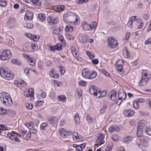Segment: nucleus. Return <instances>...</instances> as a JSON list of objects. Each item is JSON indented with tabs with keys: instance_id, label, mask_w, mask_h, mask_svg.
I'll return each mask as SVG.
<instances>
[{
	"instance_id": "nucleus-44",
	"label": "nucleus",
	"mask_w": 151,
	"mask_h": 151,
	"mask_svg": "<svg viewBox=\"0 0 151 151\" xmlns=\"http://www.w3.org/2000/svg\"><path fill=\"white\" fill-rule=\"evenodd\" d=\"M40 36L38 35H33L32 40L35 42H37L39 40Z\"/></svg>"
},
{
	"instance_id": "nucleus-8",
	"label": "nucleus",
	"mask_w": 151,
	"mask_h": 151,
	"mask_svg": "<svg viewBox=\"0 0 151 151\" xmlns=\"http://www.w3.org/2000/svg\"><path fill=\"white\" fill-rule=\"evenodd\" d=\"M60 135L61 138L66 139L68 135H70L72 134L71 132H66L65 129L61 128L60 129Z\"/></svg>"
},
{
	"instance_id": "nucleus-7",
	"label": "nucleus",
	"mask_w": 151,
	"mask_h": 151,
	"mask_svg": "<svg viewBox=\"0 0 151 151\" xmlns=\"http://www.w3.org/2000/svg\"><path fill=\"white\" fill-rule=\"evenodd\" d=\"M11 54V51L9 50H4L0 56V60H5L8 59L9 57Z\"/></svg>"
},
{
	"instance_id": "nucleus-3",
	"label": "nucleus",
	"mask_w": 151,
	"mask_h": 151,
	"mask_svg": "<svg viewBox=\"0 0 151 151\" xmlns=\"http://www.w3.org/2000/svg\"><path fill=\"white\" fill-rule=\"evenodd\" d=\"M142 78L140 82L139 83V85L140 86H144L147 84V82L151 78V74L148 70H143L142 73Z\"/></svg>"
},
{
	"instance_id": "nucleus-6",
	"label": "nucleus",
	"mask_w": 151,
	"mask_h": 151,
	"mask_svg": "<svg viewBox=\"0 0 151 151\" xmlns=\"http://www.w3.org/2000/svg\"><path fill=\"white\" fill-rule=\"evenodd\" d=\"M107 42L108 44V46L112 48L116 47L118 45L117 41L112 37L108 38Z\"/></svg>"
},
{
	"instance_id": "nucleus-34",
	"label": "nucleus",
	"mask_w": 151,
	"mask_h": 151,
	"mask_svg": "<svg viewBox=\"0 0 151 151\" xmlns=\"http://www.w3.org/2000/svg\"><path fill=\"white\" fill-rule=\"evenodd\" d=\"M38 17L41 22H43L45 19V14H40L38 15Z\"/></svg>"
},
{
	"instance_id": "nucleus-1",
	"label": "nucleus",
	"mask_w": 151,
	"mask_h": 151,
	"mask_svg": "<svg viewBox=\"0 0 151 151\" xmlns=\"http://www.w3.org/2000/svg\"><path fill=\"white\" fill-rule=\"evenodd\" d=\"M64 19L66 22L70 23L73 22L76 25L78 24V22L76 15L71 12H68L64 14Z\"/></svg>"
},
{
	"instance_id": "nucleus-14",
	"label": "nucleus",
	"mask_w": 151,
	"mask_h": 151,
	"mask_svg": "<svg viewBox=\"0 0 151 151\" xmlns=\"http://www.w3.org/2000/svg\"><path fill=\"white\" fill-rule=\"evenodd\" d=\"M47 21L50 25L56 24L58 22V19L57 18H55L49 17H48Z\"/></svg>"
},
{
	"instance_id": "nucleus-57",
	"label": "nucleus",
	"mask_w": 151,
	"mask_h": 151,
	"mask_svg": "<svg viewBox=\"0 0 151 151\" xmlns=\"http://www.w3.org/2000/svg\"><path fill=\"white\" fill-rule=\"evenodd\" d=\"M26 36L28 37L29 39L32 40V37H33V35L31 33H27L25 34Z\"/></svg>"
},
{
	"instance_id": "nucleus-2",
	"label": "nucleus",
	"mask_w": 151,
	"mask_h": 151,
	"mask_svg": "<svg viewBox=\"0 0 151 151\" xmlns=\"http://www.w3.org/2000/svg\"><path fill=\"white\" fill-rule=\"evenodd\" d=\"M1 102L4 105L8 106L12 104V101L9 94L5 92H2L0 95Z\"/></svg>"
},
{
	"instance_id": "nucleus-61",
	"label": "nucleus",
	"mask_w": 151,
	"mask_h": 151,
	"mask_svg": "<svg viewBox=\"0 0 151 151\" xmlns=\"http://www.w3.org/2000/svg\"><path fill=\"white\" fill-rule=\"evenodd\" d=\"M43 101H37L36 103V106H39L43 104Z\"/></svg>"
},
{
	"instance_id": "nucleus-23",
	"label": "nucleus",
	"mask_w": 151,
	"mask_h": 151,
	"mask_svg": "<svg viewBox=\"0 0 151 151\" xmlns=\"http://www.w3.org/2000/svg\"><path fill=\"white\" fill-rule=\"evenodd\" d=\"M146 122L144 121H141L139 122L138 125V128L143 129L145 128L146 126Z\"/></svg>"
},
{
	"instance_id": "nucleus-38",
	"label": "nucleus",
	"mask_w": 151,
	"mask_h": 151,
	"mask_svg": "<svg viewBox=\"0 0 151 151\" xmlns=\"http://www.w3.org/2000/svg\"><path fill=\"white\" fill-rule=\"evenodd\" d=\"M23 26L24 27L29 29H32L33 27V24L31 23H25L24 24Z\"/></svg>"
},
{
	"instance_id": "nucleus-17",
	"label": "nucleus",
	"mask_w": 151,
	"mask_h": 151,
	"mask_svg": "<svg viewBox=\"0 0 151 151\" xmlns=\"http://www.w3.org/2000/svg\"><path fill=\"white\" fill-rule=\"evenodd\" d=\"M33 13L30 12H28L26 13L24 17V19L25 20H32L33 18Z\"/></svg>"
},
{
	"instance_id": "nucleus-55",
	"label": "nucleus",
	"mask_w": 151,
	"mask_h": 151,
	"mask_svg": "<svg viewBox=\"0 0 151 151\" xmlns=\"http://www.w3.org/2000/svg\"><path fill=\"white\" fill-rule=\"evenodd\" d=\"M6 4V1H5L0 0V5L4 7Z\"/></svg>"
},
{
	"instance_id": "nucleus-43",
	"label": "nucleus",
	"mask_w": 151,
	"mask_h": 151,
	"mask_svg": "<svg viewBox=\"0 0 151 151\" xmlns=\"http://www.w3.org/2000/svg\"><path fill=\"white\" fill-rule=\"evenodd\" d=\"M26 83L23 80H20L19 81V86L22 87H24L26 86Z\"/></svg>"
},
{
	"instance_id": "nucleus-4",
	"label": "nucleus",
	"mask_w": 151,
	"mask_h": 151,
	"mask_svg": "<svg viewBox=\"0 0 151 151\" xmlns=\"http://www.w3.org/2000/svg\"><path fill=\"white\" fill-rule=\"evenodd\" d=\"M9 69L6 67H3L0 69V73L1 76L6 80H9L12 79L14 76L9 73Z\"/></svg>"
},
{
	"instance_id": "nucleus-51",
	"label": "nucleus",
	"mask_w": 151,
	"mask_h": 151,
	"mask_svg": "<svg viewBox=\"0 0 151 151\" xmlns=\"http://www.w3.org/2000/svg\"><path fill=\"white\" fill-rule=\"evenodd\" d=\"M59 69H60V73L62 75L64 74L65 72V70L64 68L62 66H60L59 67Z\"/></svg>"
},
{
	"instance_id": "nucleus-11",
	"label": "nucleus",
	"mask_w": 151,
	"mask_h": 151,
	"mask_svg": "<svg viewBox=\"0 0 151 151\" xmlns=\"http://www.w3.org/2000/svg\"><path fill=\"white\" fill-rule=\"evenodd\" d=\"M124 114L126 117H129L133 116L135 112L132 110H124L123 112Z\"/></svg>"
},
{
	"instance_id": "nucleus-15",
	"label": "nucleus",
	"mask_w": 151,
	"mask_h": 151,
	"mask_svg": "<svg viewBox=\"0 0 151 151\" xmlns=\"http://www.w3.org/2000/svg\"><path fill=\"white\" fill-rule=\"evenodd\" d=\"M104 136L102 134H100L97 139V144L98 145H101L104 142Z\"/></svg>"
},
{
	"instance_id": "nucleus-18",
	"label": "nucleus",
	"mask_w": 151,
	"mask_h": 151,
	"mask_svg": "<svg viewBox=\"0 0 151 151\" xmlns=\"http://www.w3.org/2000/svg\"><path fill=\"white\" fill-rule=\"evenodd\" d=\"M71 52L73 55L74 56L75 58L77 59L78 60L77 55L78 54V51L75 47L73 46H72L71 47Z\"/></svg>"
},
{
	"instance_id": "nucleus-16",
	"label": "nucleus",
	"mask_w": 151,
	"mask_h": 151,
	"mask_svg": "<svg viewBox=\"0 0 151 151\" xmlns=\"http://www.w3.org/2000/svg\"><path fill=\"white\" fill-rule=\"evenodd\" d=\"M82 25V29L86 30H89L90 29L93 28L91 25L87 24L86 22H83Z\"/></svg>"
},
{
	"instance_id": "nucleus-29",
	"label": "nucleus",
	"mask_w": 151,
	"mask_h": 151,
	"mask_svg": "<svg viewBox=\"0 0 151 151\" xmlns=\"http://www.w3.org/2000/svg\"><path fill=\"white\" fill-rule=\"evenodd\" d=\"M132 139V137L129 136L125 138L123 140V142L124 143L127 144L129 143Z\"/></svg>"
},
{
	"instance_id": "nucleus-53",
	"label": "nucleus",
	"mask_w": 151,
	"mask_h": 151,
	"mask_svg": "<svg viewBox=\"0 0 151 151\" xmlns=\"http://www.w3.org/2000/svg\"><path fill=\"white\" fill-rule=\"evenodd\" d=\"M123 55L125 57L127 58H129L130 57L129 53L128 52L127 50H126L124 51Z\"/></svg>"
},
{
	"instance_id": "nucleus-28",
	"label": "nucleus",
	"mask_w": 151,
	"mask_h": 151,
	"mask_svg": "<svg viewBox=\"0 0 151 151\" xmlns=\"http://www.w3.org/2000/svg\"><path fill=\"white\" fill-rule=\"evenodd\" d=\"M65 30L66 32H71L73 31V29L72 26L69 25L65 27Z\"/></svg>"
},
{
	"instance_id": "nucleus-41",
	"label": "nucleus",
	"mask_w": 151,
	"mask_h": 151,
	"mask_svg": "<svg viewBox=\"0 0 151 151\" xmlns=\"http://www.w3.org/2000/svg\"><path fill=\"white\" fill-rule=\"evenodd\" d=\"M52 82L54 85H56L57 86L59 87L62 85L63 83L60 82H58L55 80H52Z\"/></svg>"
},
{
	"instance_id": "nucleus-42",
	"label": "nucleus",
	"mask_w": 151,
	"mask_h": 151,
	"mask_svg": "<svg viewBox=\"0 0 151 151\" xmlns=\"http://www.w3.org/2000/svg\"><path fill=\"white\" fill-rule=\"evenodd\" d=\"M142 129L138 128L137 133V137H140L142 136Z\"/></svg>"
},
{
	"instance_id": "nucleus-49",
	"label": "nucleus",
	"mask_w": 151,
	"mask_h": 151,
	"mask_svg": "<svg viewBox=\"0 0 151 151\" xmlns=\"http://www.w3.org/2000/svg\"><path fill=\"white\" fill-rule=\"evenodd\" d=\"M87 120L88 121V122L89 123H92L94 121L95 119H94L91 118L89 116H86Z\"/></svg>"
},
{
	"instance_id": "nucleus-30",
	"label": "nucleus",
	"mask_w": 151,
	"mask_h": 151,
	"mask_svg": "<svg viewBox=\"0 0 151 151\" xmlns=\"http://www.w3.org/2000/svg\"><path fill=\"white\" fill-rule=\"evenodd\" d=\"M50 76H51L54 78H57L59 77V76L58 74H54V69H52L50 71Z\"/></svg>"
},
{
	"instance_id": "nucleus-10",
	"label": "nucleus",
	"mask_w": 151,
	"mask_h": 151,
	"mask_svg": "<svg viewBox=\"0 0 151 151\" xmlns=\"http://www.w3.org/2000/svg\"><path fill=\"white\" fill-rule=\"evenodd\" d=\"M34 94V91L33 88H30L26 89L24 93V95L27 97H32Z\"/></svg>"
},
{
	"instance_id": "nucleus-45",
	"label": "nucleus",
	"mask_w": 151,
	"mask_h": 151,
	"mask_svg": "<svg viewBox=\"0 0 151 151\" xmlns=\"http://www.w3.org/2000/svg\"><path fill=\"white\" fill-rule=\"evenodd\" d=\"M74 121L76 123H78L80 122V119L79 117V115L78 114H75L74 116Z\"/></svg>"
},
{
	"instance_id": "nucleus-50",
	"label": "nucleus",
	"mask_w": 151,
	"mask_h": 151,
	"mask_svg": "<svg viewBox=\"0 0 151 151\" xmlns=\"http://www.w3.org/2000/svg\"><path fill=\"white\" fill-rule=\"evenodd\" d=\"M61 29L58 28L57 29H54L52 31V33L54 35H57L60 31Z\"/></svg>"
},
{
	"instance_id": "nucleus-64",
	"label": "nucleus",
	"mask_w": 151,
	"mask_h": 151,
	"mask_svg": "<svg viewBox=\"0 0 151 151\" xmlns=\"http://www.w3.org/2000/svg\"><path fill=\"white\" fill-rule=\"evenodd\" d=\"M133 23V22L131 20H129V22H128L127 24V26L130 27V28H132V24Z\"/></svg>"
},
{
	"instance_id": "nucleus-60",
	"label": "nucleus",
	"mask_w": 151,
	"mask_h": 151,
	"mask_svg": "<svg viewBox=\"0 0 151 151\" xmlns=\"http://www.w3.org/2000/svg\"><path fill=\"white\" fill-rule=\"evenodd\" d=\"M76 92L79 96H81L82 95V91L81 89L80 88L77 89Z\"/></svg>"
},
{
	"instance_id": "nucleus-25",
	"label": "nucleus",
	"mask_w": 151,
	"mask_h": 151,
	"mask_svg": "<svg viewBox=\"0 0 151 151\" xmlns=\"http://www.w3.org/2000/svg\"><path fill=\"white\" fill-rule=\"evenodd\" d=\"M97 75V73L95 71H92L91 72V74L90 75L88 79L91 80L95 78L96 77Z\"/></svg>"
},
{
	"instance_id": "nucleus-36",
	"label": "nucleus",
	"mask_w": 151,
	"mask_h": 151,
	"mask_svg": "<svg viewBox=\"0 0 151 151\" xmlns=\"http://www.w3.org/2000/svg\"><path fill=\"white\" fill-rule=\"evenodd\" d=\"M32 4L35 5L40 6L41 5L40 2L38 0H31Z\"/></svg>"
},
{
	"instance_id": "nucleus-27",
	"label": "nucleus",
	"mask_w": 151,
	"mask_h": 151,
	"mask_svg": "<svg viewBox=\"0 0 151 151\" xmlns=\"http://www.w3.org/2000/svg\"><path fill=\"white\" fill-rule=\"evenodd\" d=\"M7 110L4 108H0V115H4L8 114Z\"/></svg>"
},
{
	"instance_id": "nucleus-5",
	"label": "nucleus",
	"mask_w": 151,
	"mask_h": 151,
	"mask_svg": "<svg viewBox=\"0 0 151 151\" xmlns=\"http://www.w3.org/2000/svg\"><path fill=\"white\" fill-rule=\"evenodd\" d=\"M123 64V61L121 59L118 60L115 64L116 70L120 74H122L124 73L122 69Z\"/></svg>"
},
{
	"instance_id": "nucleus-31",
	"label": "nucleus",
	"mask_w": 151,
	"mask_h": 151,
	"mask_svg": "<svg viewBox=\"0 0 151 151\" xmlns=\"http://www.w3.org/2000/svg\"><path fill=\"white\" fill-rule=\"evenodd\" d=\"M7 135L8 137L12 140L14 139V138L17 137V134L14 133L9 132L8 134Z\"/></svg>"
},
{
	"instance_id": "nucleus-37",
	"label": "nucleus",
	"mask_w": 151,
	"mask_h": 151,
	"mask_svg": "<svg viewBox=\"0 0 151 151\" xmlns=\"http://www.w3.org/2000/svg\"><path fill=\"white\" fill-rule=\"evenodd\" d=\"M59 101H61L63 102H65L66 101V98L64 95H60L58 96Z\"/></svg>"
},
{
	"instance_id": "nucleus-48",
	"label": "nucleus",
	"mask_w": 151,
	"mask_h": 151,
	"mask_svg": "<svg viewBox=\"0 0 151 151\" xmlns=\"http://www.w3.org/2000/svg\"><path fill=\"white\" fill-rule=\"evenodd\" d=\"M48 124L47 122H45L42 123L40 126V129H44L47 126Z\"/></svg>"
},
{
	"instance_id": "nucleus-52",
	"label": "nucleus",
	"mask_w": 151,
	"mask_h": 151,
	"mask_svg": "<svg viewBox=\"0 0 151 151\" xmlns=\"http://www.w3.org/2000/svg\"><path fill=\"white\" fill-rule=\"evenodd\" d=\"M107 107L106 105H104L103 106L102 108L100 110V112L101 113V114H104L105 111L106 110L107 108Z\"/></svg>"
},
{
	"instance_id": "nucleus-13",
	"label": "nucleus",
	"mask_w": 151,
	"mask_h": 151,
	"mask_svg": "<svg viewBox=\"0 0 151 151\" xmlns=\"http://www.w3.org/2000/svg\"><path fill=\"white\" fill-rule=\"evenodd\" d=\"M89 92L91 95L97 96L98 93V90L96 89L95 86H91L89 89Z\"/></svg>"
},
{
	"instance_id": "nucleus-20",
	"label": "nucleus",
	"mask_w": 151,
	"mask_h": 151,
	"mask_svg": "<svg viewBox=\"0 0 151 151\" xmlns=\"http://www.w3.org/2000/svg\"><path fill=\"white\" fill-rule=\"evenodd\" d=\"M117 93L114 91H112L109 93V98L112 101H115L116 99Z\"/></svg>"
},
{
	"instance_id": "nucleus-21",
	"label": "nucleus",
	"mask_w": 151,
	"mask_h": 151,
	"mask_svg": "<svg viewBox=\"0 0 151 151\" xmlns=\"http://www.w3.org/2000/svg\"><path fill=\"white\" fill-rule=\"evenodd\" d=\"M120 129V128L119 126L116 125H113L109 127L108 130L109 132H112L114 131H119Z\"/></svg>"
},
{
	"instance_id": "nucleus-12",
	"label": "nucleus",
	"mask_w": 151,
	"mask_h": 151,
	"mask_svg": "<svg viewBox=\"0 0 151 151\" xmlns=\"http://www.w3.org/2000/svg\"><path fill=\"white\" fill-rule=\"evenodd\" d=\"M91 73V72L88 69L85 68L82 71V76L85 78H88Z\"/></svg>"
},
{
	"instance_id": "nucleus-56",
	"label": "nucleus",
	"mask_w": 151,
	"mask_h": 151,
	"mask_svg": "<svg viewBox=\"0 0 151 151\" xmlns=\"http://www.w3.org/2000/svg\"><path fill=\"white\" fill-rule=\"evenodd\" d=\"M143 18L145 20H147L149 18V16L147 14H144L143 15Z\"/></svg>"
},
{
	"instance_id": "nucleus-59",
	"label": "nucleus",
	"mask_w": 151,
	"mask_h": 151,
	"mask_svg": "<svg viewBox=\"0 0 151 151\" xmlns=\"http://www.w3.org/2000/svg\"><path fill=\"white\" fill-rule=\"evenodd\" d=\"M146 133L148 135L151 136V128H147L146 130Z\"/></svg>"
},
{
	"instance_id": "nucleus-32",
	"label": "nucleus",
	"mask_w": 151,
	"mask_h": 151,
	"mask_svg": "<svg viewBox=\"0 0 151 151\" xmlns=\"http://www.w3.org/2000/svg\"><path fill=\"white\" fill-rule=\"evenodd\" d=\"M28 63L30 65L33 66L35 64V61L32 57H31L30 59L28 60Z\"/></svg>"
},
{
	"instance_id": "nucleus-35",
	"label": "nucleus",
	"mask_w": 151,
	"mask_h": 151,
	"mask_svg": "<svg viewBox=\"0 0 151 151\" xmlns=\"http://www.w3.org/2000/svg\"><path fill=\"white\" fill-rule=\"evenodd\" d=\"M133 106L135 109H138L139 108V103L138 100H137L134 102L133 104Z\"/></svg>"
},
{
	"instance_id": "nucleus-40",
	"label": "nucleus",
	"mask_w": 151,
	"mask_h": 151,
	"mask_svg": "<svg viewBox=\"0 0 151 151\" xmlns=\"http://www.w3.org/2000/svg\"><path fill=\"white\" fill-rule=\"evenodd\" d=\"M111 139L114 141H118L119 139V137L115 135H113L111 137Z\"/></svg>"
},
{
	"instance_id": "nucleus-54",
	"label": "nucleus",
	"mask_w": 151,
	"mask_h": 151,
	"mask_svg": "<svg viewBox=\"0 0 151 151\" xmlns=\"http://www.w3.org/2000/svg\"><path fill=\"white\" fill-rule=\"evenodd\" d=\"M86 82L84 81H81L79 82L78 83L80 86H84L86 85Z\"/></svg>"
},
{
	"instance_id": "nucleus-24",
	"label": "nucleus",
	"mask_w": 151,
	"mask_h": 151,
	"mask_svg": "<svg viewBox=\"0 0 151 151\" xmlns=\"http://www.w3.org/2000/svg\"><path fill=\"white\" fill-rule=\"evenodd\" d=\"M97 96L99 98H103L105 97L106 94V91H103L102 92L100 90H98V93L97 94Z\"/></svg>"
},
{
	"instance_id": "nucleus-47",
	"label": "nucleus",
	"mask_w": 151,
	"mask_h": 151,
	"mask_svg": "<svg viewBox=\"0 0 151 151\" xmlns=\"http://www.w3.org/2000/svg\"><path fill=\"white\" fill-rule=\"evenodd\" d=\"M26 107L29 110H31L33 107V105L32 104L28 103L26 104Z\"/></svg>"
},
{
	"instance_id": "nucleus-9",
	"label": "nucleus",
	"mask_w": 151,
	"mask_h": 151,
	"mask_svg": "<svg viewBox=\"0 0 151 151\" xmlns=\"http://www.w3.org/2000/svg\"><path fill=\"white\" fill-rule=\"evenodd\" d=\"M127 95L125 92L123 90H121L119 93L118 95V100H117L116 104L118 103L119 101H120L122 102L123 100L125 99L126 98Z\"/></svg>"
},
{
	"instance_id": "nucleus-19",
	"label": "nucleus",
	"mask_w": 151,
	"mask_h": 151,
	"mask_svg": "<svg viewBox=\"0 0 151 151\" xmlns=\"http://www.w3.org/2000/svg\"><path fill=\"white\" fill-rule=\"evenodd\" d=\"M7 24L11 28H13L15 25V20L14 19L12 18L7 22Z\"/></svg>"
},
{
	"instance_id": "nucleus-62",
	"label": "nucleus",
	"mask_w": 151,
	"mask_h": 151,
	"mask_svg": "<svg viewBox=\"0 0 151 151\" xmlns=\"http://www.w3.org/2000/svg\"><path fill=\"white\" fill-rule=\"evenodd\" d=\"M7 128V127L4 125L1 124L0 125V131L1 130H4L6 129Z\"/></svg>"
},
{
	"instance_id": "nucleus-58",
	"label": "nucleus",
	"mask_w": 151,
	"mask_h": 151,
	"mask_svg": "<svg viewBox=\"0 0 151 151\" xmlns=\"http://www.w3.org/2000/svg\"><path fill=\"white\" fill-rule=\"evenodd\" d=\"M113 147V144L112 142L109 143L107 146V147L109 150H111Z\"/></svg>"
},
{
	"instance_id": "nucleus-33",
	"label": "nucleus",
	"mask_w": 151,
	"mask_h": 151,
	"mask_svg": "<svg viewBox=\"0 0 151 151\" xmlns=\"http://www.w3.org/2000/svg\"><path fill=\"white\" fill-rule=\"evenodd\" d=\"M57 120L58 119L56 117L52 116L49 119L48 121L50 123H53L56 122Z\"/></svg>"
},
{
	"instance_id": "nucleus-46",
	"label": "nucleus",
	"mask_w": 151,
	"mask_h": 151,
	"mask_svg": "<svg viewBox=\"0 0 151 151\" xmlns=\"http://www.w3.org/2000/svg\"><path fill=\"white\" fill-rule=\"evenodd\" d=\"M25 125L29 129L32 128L33 127V124L32 122H30L29 123H26Z\"/></svg>"
},
{
	"instance_id": "nucleus-26",
	"label": "nucleus",
	"mask_w": 151,
	"mask_h": 151,
	"mask_svg": "<svg viewBox=\"0 0 151 151\" xmlns=\"http://www.w3.org/2000/svg\"><path fill=\"white\" fill-rule=\"evenodd\" d=\"M73 139L75 140H78L80 139L81 137H80L78 136L77 132H74L73 134Z\"/></svg>"
},
{
	"instance_id": "nucleus-22",
	"label": "nucleus",
	"mask_w": 151,
	"mask_h": 151,
	"mask_svg": "<svg viewBox=\"0 0 151 151\" xmlns=\"http://www.w3.org/2000/svg\"><path fill=\"white\" fill-rule=\"evenodd\" d=\"M65 6L63 5L56 6L54 7L53 9L57 12L63 11L65 9Z\"/></svg>"
},
{
	"instance_id": "nucleus-39",
	"label": "nucleus",
	"mask_w": 151,
	"mask_h": 151,
	"mask_svg": "<svg viewBox=\"0 0 151 151\" xmlns=\"http://www.w3.org/2000/svg\"><path fill=\"white\" fill-rule=\"evenodd\" d=\"M140 140L145 143H147L149 142V138L148 137H142Z\"/></svg>"
},
{
	"instance_id": "nucleus-63",
	"label": "nucleus",
	"mask_w": 151,
	"mask_h": 151,
	"mask_svg": "<svg viewBox=\"0 0 151 151\" xmlns=\"http://www.w3.org/2000/svg\"><path fill=\"white\" fill-rule=\"evenodd\" d=\"M130 36V34L129 32H127L126 33L125 37H124V40H127Z\"/></svg>"
}]
</instances>
